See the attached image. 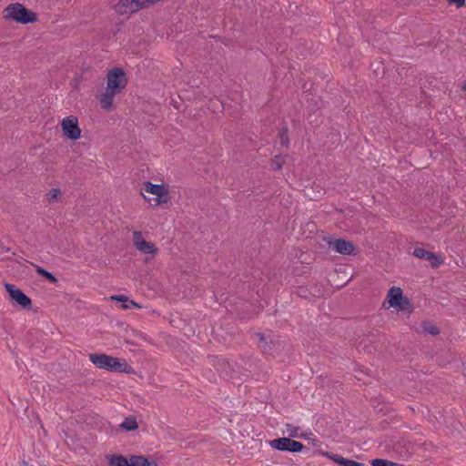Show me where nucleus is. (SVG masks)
<instances>
[{
	"label": "nucleus",
	"instance_id": "obj_24",
	"mask_svg": "<svg viewBox=\"0 0 466 466\" xmlns=\"http://www.w3.org/2000/svg\"><path fill=\"white\" fill-rule=\"evenodd\" d=\"M371 466H403L400 463L390 461L386 459H373L370 461Z\"/></svg>",
	"mask_w": 466,
	"mask_h": 466
},
{
	"label": "nucleus",
	"instance_id": "obj_1",
	"mask_svg": "<svg viewBox=\"0 0 466 466\" xmlns=\"http://www.w3.org/2000/svg\"><path fill=\"white\" fill-rule=\"evenodd\" d=\"M128 83L127 73L122 67H113L106 76L105 93L99 96L101 108L109 111L113 108L114 97L126 88Z\"/></svg>",
	"mask_w": 466,
	"mask_h": 466
},
{
	"label": "nucleus",
	"instance_id": "obj_25",
	"mask_svg": "<svg viewBox=\"0 0 466 466\" xmlns=\"http://www.w3.org/2000/svg\"><path fill=\"white\" fill-rule=\"evenodd\" d=\"M46 196L49 202H55L62 196V193L59 188H52Z\"/></svg>",
	"mask_w": 466,
	"mask_h": 466
},
{
	"label": "nucleus",
	"instance_id": "obj_7",
	"mask_svg": "<svg viewBox=\"0 0 466 466\" xmlns=\"http://www.w3.org/2000/svg\"><path fill=\"white\" fill-rule=\"evenodd\" d=\"M61 127L64 136L70 140H76L81 136V129L78 126V119L75 116H68L62 120Z\"/></svg>",
	"mask_w": 466,
	"mask_h": 466
},
{
	"label": "nucleus",
	"instance_id": "obj_14",
	"mask_svg": "<svg viewBox=\"0 0 466 466\" xmlns=\"http://www.w3.org/2000/svg\"><path fill=\"white\" fill-rule=\"evenodd\" d=\"M219 372L220 376L223 377L225 380H242V378L238 376V371L235 370L232 365L227 360H223L222 363L220 364Z\"/></svg>",
	"mask_w": 466,
	"mask_h": 466
},
{
	"label": "nucleus",
	"instance_id": "obj_5",
	"mask_svg": "<svg viewBox=\"0 0 466 466\" xmlns=\"http://www.w3.org/2000/svg\"><path fill=\"white\" fill-rule=\"evenodd\" d=\"M269 446L277 451H289L293 453L301 452L305 446L298 441L288 437H280L268 441Z\"/></svg>",
	"mask_w": 466,
	"mask_h": 466
},
{
	"label": "nucleus",
	"instance_id": "obj_12",
	"mask_svg": "<svg viewBox=\"0 0 466 466\" xmlns=\"http://www.w3.org/2000/svg\"><path fill=\"white\" fill-rule=\"evenodd\" d=\"M106 461L109 466H133L132 455L127 459L122 454H107L106 455Z\"/></svg>",
	"mask_w": 466,
	"mask_h": 466
},
{
	"label": "nucleus",
	"instance_id": "obj_21",
	"mask_svg": "<svg viewBox=\"0 0 466 466\" xmlns=\"http://www.w3.org/2000/svg\"><path fill=\"white\" fill-rule=\"evenodd\" d=\"M395 309L398 311L411 313L414 310V307L410 300L404 296V298L400 300V306H397Z\"/></svg>",
	"mask_w": 466,
	"mask_h": 466
},
{
	"label": "nucleus",
	"instance_id": "obj_6",
	"mask_svg": "<svg viewBox=\"0 0 466 466\" xmlns=\"http://www.w3.org/2000/svg\"><path fill=\"white\" fill-rule=\"evenodd\" d=\"M5 288L14 303L24 309H31L32 300L21 289L10 283H5Z\"/></svg>",
	"mask_w": 466,
	"mask_h": 466
},
{
	"label": "nucleus",
	"instance_id": "obj_22",
	"mask_svg": "<svg viewBox=\"0 0 466 466\" xmlns=\"http://www.w3.org/2000/svg\"><path fill=\"white\" fill-rule=\"evenodd\" d=\"M395 309L398 311L411 313L414 310V307L410 300L404 296V298L400 300V306H397Z\"/></svg>",
	"mask_w": 466,
	"mask_h": 466
},
{
	"label": "nucleus",
	"instance_id": "obj_27",
	"mask_svg": "<svg viewBox=\"0 0 466 466\" xmlns=\"http://www.w3.org/2000/svg\"><path fill=\"white\" fill-rule=\"evenodd\" d=\"M450 5H455L457 7H462L465 5L466 0H447Z\"/></svg>",
	"mask_w": 466,
	"mask_h": 466
},
{
	"label": "nucleus",
	"instance_id": "obj_13",
	"mask_svg": "<svg viewBox=\"0 0 466 466\" xmlns=\"http://www.w3.org/2000/svg\"><path fill=\"white\" fill-rule=\"evenodd\" d=\"M404 298L403 291L399 287H391L387 293V300L391 308L400 306V300Z\"/></svg>",
	"mask_w": 466,
	"mask_h": 466
},
{
	"label": "nucleus",
	"instance_id": "obj_28",
	"mask_svg": "<svg viewBox=\"0 0 466 466\" xmlns=\"http://www.w3.org/2000/svg\"><path fill=\"white\" fill-rule=\"evenodd\" d=\"M326 457L329 458L330 460H332L334 461V459L337 458V457H341L340 455L339 454H336V453H332V452H329V451H326L323 453Z\"/></svg>",
	"mask_w": 466,
	"mask_h": 466
},
{
	"label": "nucleus",
	"instance_id": "obj_26",
	"mask_svg": "<svg viewBox=\"0 0 466 466\" xmlns=\"http://www.w3.org/2000/svg\"><path fill=\"white\" fill-rule=\"evenodd\" d=\"M288 426V432H289V437L288 438H298V437H301L302 435H299V428L298 427H294V426H291L289 424L287 425Z\"/></svg>",
	"mask_w": 466,
	"mask_h": 466
},
{
	"label": "nucleus",
	"instance_id": "obj_29",
	"mask_svg": "<svg viewBox=\"0 0 466 466\" xmlns=\"http://www.w3.org/2000/svg\"><path fill=\"white\" fill-rule=\"evenodd\" d=\"M2 248H3V250H4L5 252H8V251H10V248H9L2 247Z\"/></svg>",
	"mask_w": 466,
	"mask_h": 466
},
{
	"label": "nucleus",
	"instance_id": "obj_9",
	"mask_svg": "<svg viewBox=\"0 0 466 466\" xmlns=\"http://www.w3.org/2000/svg\"><path fill=\"white\" fill-rule=\"evenodd\" d=\"M412 254L416 258L429 261L433 268H439L444 262V259L441 255L423 248H415Z\"/></svg>",
	"mask_w": 466,
	"mask_h": 466
},
{
	"label": "nucleus",
	"instance_id": "obj_8",
	"mask_svg": "<svg viewBox=\"0 0 466 466\" xmlns=\"http://www.w3.org/2000/svg\"><path fill=\"white\" fill-rule=\"evenodd\" d=\"M255 336L258 339V347L264 353L272 354L276 350L279 344L278 336L261 332H257Z\"/></svg>",
	"mask_w": 466,
	"mask_h": 466
},
{
	"label": "nucleus",
	"instance_id": "obj_4",
	"mask_svg": "<svg viewBox=\"0 0 466 466\" xmlns=\"http://www.w3.org/2000/svg\"><path fill=\"white\" fill-rule=\"evenodd\" d=\"M142 189L147 194L155 196L153 198H148L142 194L144 198L153 207H158L170 200L169 186L167 184H154L150 181H147L143 183Z\"/></svg>",
	"mask_w": 466,
	"mask_h": 466
},
{
	"label": "nucleus",
	"instance_id": "obj_30",
	"mask_svg": "<svg viewBox=\"0 0 466 466\" xmlns=\"http://www.w3.org/2000/svg\"><path fill=\"white\" fill-rule=\"evenodd\" d=\"M461 88L466 91V82L461 86Z\"/></svg>",
	"mask_w": 466,
	"mask_h": 466
},
{
	"label": "nucleus",
	"instance_id": "obj_16",
	"mask_svg": "<svg viewBox=\"0 0 466 466\" xmlns=\"http://www.w3.org/2000/svg\"><path fill=\"white\" fill-rule=\"evenodd\" d=\"M133 466H158L154 460L150 461L148 457L144 455H132Z\"/></svg>",
	"mask_w": 466,
	"mask_h": 466
},
{
	"label": "nucleus",
	"instance_id": "obj_11",
	"mask_svg": "<svg viewBox=\"0 0 466 466\" xmlns=\"http://www.w3.org/2000/svg\"><path fill=\"white\" fill-rule=\"evenodd\" d=\"M329 248L342 255H354L355 247L353 242L344 238H337L328 242Z\"/></svg>",
	"mask_w": 466,
	"mask_h": 466
},
{
	"label": "nucleus",
	"instance_id": "obj_3",
	"mask_svg": "<svg viewBox=\"0 0 466 466\" xmlns=\"http://www.w3.org/2000/svg\"><path fill=\"white\" fill-rule=\"evenodd\" d=\"M4 18L18 24L27 25L37 21V15L20 3L8 5L4 10Z\"/></svg>",
	"mask_w": 466,
	"mask_h": 466
},
{
	"label": "nucleus",
	"instance_id": "obj_18",
	"mask_svg": "<svg viewBox=\"0 0 466 466\" xmlns=\"http://www.w3.org/2000/svg\"><path fill=\"white\" fill-rule=\"evenodd\" d=\"M420 328L423 333L431 334L433 336L440 334L439 328L431 321H422Z\"/></svg>",
	"mask_w": 466,
	"mask_h": 466
},
{
	"label": "nucleus",
	"instance_id": "obj_2",
	"mask_svg": "<svg viewBox=\"0 0 466 466\" xmlns=\"http://www.w3.org/2000/svg\"><path fill=\"white\" fill-rule=\"evenodd\" d=\"M90 361L98 369L106 370L111 372L132 373L133 369L125 360L109 356L105 353L89 354Z\"/></svg>",
	"mask_w": 466,
	"mask_h": 466
},
{
	"label": "nucleus",
	"instance_id": "obj_31",
	"mask_svg": "<svg viewBox=\"0 0 466 466\" xmlns=\"http://www.w3.org/2000/svg\"><path fill=\"white\" fill-rule=\"evenodd\" d=\"M22 466H28V464H27L26 461H23V465Z\"/></svg>",
	"mask_w": 466,
	"mask_h": 466
},
{
	"label": "nucleus",
	"instance_id": "obj_20",
	"mask_svg": "<svg viewBox=\"0 0 466 466\" xmlns=\"http://www.w3.org/2000/svg\"><path fill=\"white\" fill-rule=\"evenodd\" d=\"M35 271L39 276L43 277L44 279H46V280L50 281L53 284H56L58 282L57 278L54 274L47 271L42 267L36 266Z\"/></svg>",
	"mask_w": 466,
	"mask_h": 466
},
{
	"label": "nucleus",
	"instance_id": "obj_10",
	"mask_svg": "<svg viewBox=\"0 0 466 466\" xmlns=\"http://www.w3.org/2000/svg\"><path fill=\"white\" fill-rule=\"evenodd\" d=\"M133 242L136 248L144 254L155 255L158 251V248L153 242H149L142 238L140 231L133 232Z\"/></svg>",
	"mask_w": 466,
	"mask_h": 466
},
{
	"label": "nucleus",
	"instance_id": "obj_23",
	"mask_svg": "<svg viewBox=\"0 0 466 466\" xmlns=\"http://www.w3.org/2000/svg\"><path fill=\"white\" fill-rule=\"evenodd\" d=\"M284 160L282 155L275 156L270 159V168L272 170H281L283 167Z\"/></svg>",
	"mask_w": 466,
	"mask_h": 466
},
{
	"label": "nucleus",
	"instance_id": "obj_15",
	"mask_svg": "<svg viewBox=\"0 0 466 466\" xmlns=\"http://www.w3.org/2000/svg\"><path fill=\"white\" fill-rule=\"evenodd\" d=\"M111 300H116L121 302V309H129L133 307L140 308V306L135 302L134 300L129 299L125 295H113L111 296Z\"/></svg>",
	"mask_w": 466,
	"mask_h": 466
},
{
	"label": "nucleus",
	"instance_id": "obj_17",
	"mask_svg": "<svg viewBox=\"0 0 466 466\" xmlns=\"http://www.w3.org/2000/svg\"><path fill=\"white\" fill-rule=\"evenodd\" d=\"M120 429L126 431H134L138 429V423L135 416H128L119 425Z\"/></svg>",
	"mask_w": 466,
	"mask_h": 466
},
{
	"label": "nucleus",
	"instance_id": "obj_19",
	"mask_svg": "<svg viewBox=\"0 0 466 466\" xmlns=\"http://www.w3.org/2000/svg\"><path fill=\"white\" fill-rule=\"evenodd\" d=\"M279 138L280 141V145L285 147H289V127L285 124L279 130Z\"/></svg>",
	"mask_w": 466,
	"mask_h": 466
}]
</instances>
